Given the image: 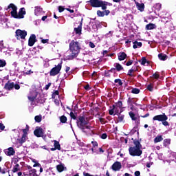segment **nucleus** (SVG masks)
I'll use <instances>...</instances> for the list:
<instances>
[{
  "mask_svg": "<svg viewBox=\"0 0 176 176\" xmlns=\"http://www.w3.org/2000/svg\"><path fill=\"white\" fill-rule=\"evenodd\" d=\"M69 50L71 52V56L69 57V60H72L75 57H78L79 52H80V45L78 41H72L69 43Z\"/></svg>",
  "mask_w": 176,
  "mask_h": 176,
  "instance_id": "nucleus-3",
  "label": "nucleus"
},
{
  "mask_svg": "<svg viewBox=\"0 0 176 176\" xmlns=\"http://www.w3.org/2000/svg\"><path fill=\"white\" fill-rule=\"evenodd\" d=\"M46 19H47V16H44L42 17V20L43 21H45V20H46Z\"/></svg>",
  "mask_w": 176,
  "mask_h": 176,
  "instance_id": "nucleus-63",
  "label": "nucleus"
},
{
  "mask_svg": "<svg viewBox=\"0 0 176 176\" xmlns=\"http://www.w3.org/2000/svg\"><path fill=\"white\" fill-rule=\"evenodd\" d=\"M34 120L37 122V123H41V122H42V116H36Z\"/></svg>",
  "mask_w": 176,
  "mask_h": 176,
  "instance_id": "nucleus-27",
  "label": "nucleus"
},
{
  "mask_svg": "<svg viewBox=\"0 0 176 176\" xmlns=\"http://www.w3.org/2000/svg\"><path fill=\"white\" fill-rule=\"evenodd\" d=\"M88 2H89L94 8H102V10H105L107 6H108L107 2L101 0H90Z\"/></svg>",
  "mask_w": 176,
  "mask_h": 176,
  "instance_id": "nucleus-5",
  "label": "nucleus"
},
{
  "mask_svg": "<svg viewBox=\"0 0 176 176\" xmlns=\"http://www.w3.org/2000/svg\"><path fill=\"white\" fill-rule=\"evenodd\" d=\"M133 43V49H138V47H141V46H142V43L141 42H138L135 40L132 41Z\"/></svg>",
  "mask_w": 176,
  "mask_h": 176,
  "instance_id": "nucleus-18",
  "label": "nucleus"
},
{
  "mask_svg": "<svg viewBox=\"0 0 176 176\" xmlns=\"http://www.w3.org/2000/svg\"><path fill=\"white\" fill-rule=\"evenodd\" d=\"M116 107L120 108V109H122V107H123V103H122V102H118L116 104Z\"/></svg>",
  "mask_w": 176,
  "mask_h": 176,
  "instance_id": "nucleus-38",
  "label": "nucleus"
},
{
  "mask_svg": "<svg viewBox=\"0 0 176 176\" xmlns=\"http://www.w3.org/2000/svg\"><path fill=\"white\" fill-rule=\"evenodd\" d=\"M14 89H16V90H19V89H20V85H14Z\"/></svg>",
  "mask_w": 176,
  "mask_h": 176,
  "instance_id": "nucleus-55",
  "label": "nucleus"
},
{
  "mask_svg": "<svg viewBox=\"0 0 176 176\" xmlns=\"http://www.w3.org/2000/svg\"><path fill=\"white\" fill-rule=\"evenodd\" d=\"M140 63H141L142 65H145V64H146V58H142Z\"/></svg>",
  "mask_w": 176,
  "mask_h": 176,
  "instance_id": "nucleus-39",
  "label": "nucleus"
},
{
  "mask_svg": "<svg viewBox=\"0 0 176 176\" xmlns=\"http://www.w3.org/2000/svg\"><path fill=\"white\" fill-rule=\"evenodd\" d=\"M70 116H71L72 119H74V120H75V119H76V116H75V113H74V112L70 113Z\"/></svg>",
  "mask_w": 176,
  "mask_h": 176,
  "instance_id": "nucleus-42",
  "label": "nucleus"
},
{
  "mask_svg": "<svg viewBox=\"0 0 176 176\" xmlns=\"http://www.w3.org/2000/svg\"><path fill=\"white\" fill-rule=\"evenodd\" d=\"M170 139H165L164 140V146H167V145H170Z\"/></svg>",
  "mask_w": 176,
  "mask_h": 176,
  "instance_id": "nucleus-32",
  "label": "nucleus"
},
{
  "mask_svg": "<svg viewBox=\"0 0 176 176\" xmlns=\"http://www.w3.org/2000/svg\"><path fill=\"white\" fill-rule=\"evenodd\" d=\"M147 89L149 91H152L153 90V87L151 85H148Z\"/></svg>",
  "mask_w": 176,
  "mask_h": 176,
  "instance_id": "nucleus-44",
  "label": "nucleus"
},
{
  "mask_svg": "<svg viewBox=\"0 0 176 176\" xmlns=\"http://www.w3.org/2000/svg\"><path fill=\"white\" fill-rule=\"evenodd\" d=\"M162 124H164V126H168V122L164 120L162 121Z\"/></svg>",
  "mask_w": 176,
  "mask_h": 176,
  "instance_id": "nucleus-47",
  "label": "nucleus"
},
{
  "mask_svg": "<svg viewBox=\"0 0 176 176\" xmlns=\"http://www.w3.org/2000/svg\"><path fill=\"white\" fill-rule=\"evenodd\" d=\"M33 167H41V164L39 163H36L33 165Z\"/></svg>",
  "mask_w": 176,
  "mask_h": 176,
  "instance_id": "nucleus-56",
  "label": "nucleus"
},
{
  "mask_svg": "<svg viewBox=\"0 0 176 176\" xmlns=\"http://www.w3.org/2000/svg\"><path fill=\"white\" fill-rule=\"evenodd\" d=\"M89 46H90V47H91L92 49H94V47H96V45H95L94 43H93L92 42H89Z\"/></svg>",
  "mask_w": 176,
  "mask_h": 176,
  "instance_id": "nucleus-46",
  "label": "nucleus"
},
{
  "mask_svg": "<svg viewBox=\"0 0 176 176\" xmlns=\"http://www.w3.org/2000/svg\"><path fill=\"white\" fill-rule=\"evenodd\" d=\"M19 144H24L27 141V129H23V135L19 140Z\"/></svg>",
  "mask_w": 176,
  "mask_h": 176,
  "instance_id": "nucleus-12",
  "label": "nucleus"
},
{
  "mask_svg": "<svg viewBox=\"0 0 176 176\" xmlns=\"http://www.w3.org/2000/svg\"><path fill=\"white\" fill-rule=\"evenodd\" d=\"M107 134L106 133H103L102 135H101V138H102V140H105L107 139Z\"/></svg>",
  "mask_w": 176,
  "mask_h": 176,
  "instance_id": "nucleus-48",
  "label": "nucleus"
},
{
  "mask_svg": "<svg viewBox=\"0 0 176 176\" xmlns=\"http://www.w3.org/2000/svg\"><path fill=\"white\" fill-rule=\"evenodd\" d=\"M42 8L41 7H36L34 10V13L36 16H39L42 14Z\"/></svg>",
  "mask_w": 176,
  "mask_h": 176,
  "instance_id": "nucleus-21",
  "label": "nucleus"
},
{
  "mask_svg": "<svg viewBox=\"0 0 176 176\" xmlns=\"http://www.w3.org/2000/svg\"><path fill=\"white\" fill-rule=\"evenodd\" d=\"M34 135L36 137H42V135H43V129H42V128H37L34 131Z\"/></svg>",
  "mask_w": 176,
  "mask_h": 176,
  "instance_id": "nucleus-14",
  "label": "nucleus"
},
{
  "mask_svg": "<svg viewBox=\"0 0 176 176\" xmlns=\"http://www.w3.org/2000/svg\"><path fill=\"white\" fill-rule=\"evenodd\" d=\"M35 42H36V36H35V34H32L28 41L29 46H34Z\"/></svg>",
  "mask_w": 176,
  "mask_h": 176,
  "instance_id": "nucleus-11",
  "label": "nucleus"
},
{
  "mask_svg": "<svg viewBox=\"0 0 176 176\" xmlns=\"http://www.w3.org/2000/svg\"><path fill=\"white\" fill-rule=\"evenodd\" d=\"M135 3L136 5V8L140 12H144V9H145V5L144 3H140L135 1Z\"/></svg>",
  "mask_w": 176,
  "mask_h": 176,
  "instance_id": "nucleus-15",
  "label": "nucleus"
},
{
  "mask_svg": "<svg viewBox=\"0 0 176 176\" xmlns=\"http://www.w3.org/2000/svg\"><path fill=\"white\" fill-rule=\"evenodd\" d=\"M103 12H104V16H108V14H109V13H111V12L109 10H105Z\"/></svg>",
  "mask_w": 176,
  "mask_h": 176,
  "instance_id": "nucleus-52",
  "label": "nucleus"
},
{
  "mask_svg": "<svg viewBox=\"0 0 176 176\" xmlns=\"http://www.w3.org/2000/svg\"><path fill=\"white\" fill-rule=\"evenodd\" d=\"M126 57H127V55L124 52H122L118 54V60H120V61H123Z\"/></svg>",
  "mask_w": 176,
  "mask_h": 176,
  "instance_id": "nucleus-20",
  "label": "nucleus"
},
{
  "mask_svg": "<svg viewBox=\"0 0 176 176\" xmlns=\"http://www.w3.org/2000/svg\"><path fill=\"white\" fill-rule=\"evenodd\" d=\"M116 68L117 71H122V69H123V67H122L119 63L116 64Z\"/></svg>",
  "mask_w": 176,
  "mask_h": 176,
  "instance_id": "nucleus-31",
  "label": "nucleus"
},
{
  "mask_svg": "<svg viewBox=\"0 0 176 176\" xmlns=\"http://www.w3.org/2000/svg\"><path fill=\"white\" fill-rule=\"evenodd\" d=\"M131 64H133V60H129L126 63V65H127V67L131 65Z\"/></svg>",
  "mask_w": 176,
  "mask_h": 176,
  "instance_id": "nucleus-50",
  "label": "nucleus"
},
{
  "mask_svg": "<svg viewBox=\"0 0 176 176\" xmlns=\"http://www.w3.org/2000/svg\"><path fill=\"white\" fill-rule=\"evenodd\" d=\"M167 119H168V118L164 113L162 115L155 116L153 118V120H158V122H164V120H167Z\"/></svg>",
  "mask_w": 176,
  "mask_h": 176,
  "instance_id": "nucleus-8",
  "label": "nucleus"
},
{
  "mask_svg": "<svg viewBox=\"0 0 176 176\" xmlns=\"http://www.w3.org/2000/svg\"><path fill=\"white\" fill-rule=\"evenodd\" d=\"M135 176H140L141 175V173L140 171H135Z\"/></svg>",
  "mask_w": 176,
  "mask_h": 176,
  "instance_id": "nucleus-54",
  "label": "nucleus"
},
{
  "mask_svg": "<svg viewBox=\"0 0 176 176\" xmlns=\"http://www.w3.org/2000/svg\"><path fill=\"white\" fill-rule=\"evenodd\" d=\"M37 96H38V93L34 91L30 94V95L28 96V100H30V101H34V100H35V98H36Z\"/></svg>",
  "mask_w": 176,
  "mask_h": 176,
  "instance_id": "nucleus-13",
  "label": "nucleus"
},
{
  "mask_svg": "<svg viewBox=\"0 0 176 176\" xmlns=\"http://www.w3.org/2000/svg\"><path fill=\"white\" fill-rule=\"evenodd\" d=\"M68 12H70V13H74V10H71L69 8L66 9Z\"/></svg>",
  "mask_w": 176,
  "mask_h": 176,
  "instance_id": "nucleus-62",
  "label": "nucleus"
},
{
  "mask_svg": "<svg viewBox=\"0 0 176 176\" xmlns=\"http://www.w3.org/2000/svg\"><path fill=\"white\" fill-rule=\"evenodd\" d=\"M74 31H75L76 34L80 35V34H82V23H80V25H78V28H75Z\"/></svg>",
  "mask_w": 176,
  "mask_h": 176,
  "instance_id": "nucleus-22",
  "label": "nucleus"
},
{
  "mask_svg": "<svg viewBox=\"0 0 176 176\" xmlns=\"http://www.w3.org/2000/svg\"><path fill=\"white\" fill-rule=\"evenodd\" d=\"M60 71H61V63L52 68L50 74L51 76H56V75L60 74Z\"/></svg>",
  "mask_w": 176,
  "mask_h": 176,
  "instance_id": "nucleus-6",
  "label": "nucleus"
},
{
  "mask_svg": "<svg viewBox=\"0 0 176 176\" xmlns=\"http://www.w3.org/2000/svg\"><path fill=\"white\" fill-rule=\"evenodd\" d=\"M58 11H59L60 13H61V12H64V7L59 6L58 7Z\"/></svg>",
  "mask_w": 176,
  "mask_h": 176,
  "instance_id": "nucleus-45",
  "label": "nucleus"
},
{
  "mask_svg": "<svg viewBox=\"0 0 176 176\" xmlns=\"http://www.w3.org/2000/svg\"><path fill=\"white\" fill-rule=\"evenodd\" d=\"M0 129L1 130H4L5 129V125L3 124L0 123Z\"/></svg>",
  "mask_w": 176,
  "mask_h": 176,
  "instance_id": "nucleus-51",
  "label": "nucleus"
},
{
  "mask_svg": "<svg viewBox=\"0 0 176 176\" xmlns=\"http://www.w3.org/2000/svg\"><path fill=\"white\" fill-rule=\"evenodd\" d=\"M123 119H124V116L119 114L118 120H120V122H122Z\"/></svg>",
  "mask_w": 176,
  "mask_h": 176,
  "instance_id": "nucleus-41",
  "label": "nucleus"
},
{
  "mask_svg": "<svg viewBox=\"0 0 176 176\" xmlns=\"http://www.w3.org/2000/svg\"><path fill=\"white\" fill-rule=\"evenodd\" d=\"M54 146L56 149H58V151H60V149H61V147L60 146V143H58V142L57 141H54Z\"/></svg>",
  "mask_w": 176,
  "mask_h": 176,
  "instance_id": "nucleus-30",
  "label": "nucleus"
},
{
  "mask_svg": "<svg viewBox=\"0 0 176 176\" xmlns=\"http://www.w3.org/2000/svg\"><path fill=\"white\" fill-rule=\"evenodd\" d=\"M60 120L61 123H65V122H67V117H65V116H63L60 118Z\"/></svg>",
  "mask_w": 176,
  "mask_h": 176,
  "instance_id": "nucleus-34",
  "label": "nucleus"
},
{
  "mask_svg": "<svg viewBox=\"0 0 176 176\" xmlns=\"http://www.w3.org/2000/svg\"><path fill=\"white\" fill-rule=\"evenodd\" d=\"M163 141V138L162 135H157L155 139H154V143L157 144V142H162Z\"/></svg>",
  "mask_w": 176,
  "mask_h": 176,
  "instance_id": "nucleus-24",
  "label": "nucleus"
},
{
  "mask_svg": "<svg viewBox=\"0 0 176 176\" xmlns=\"http://www.w3.org/2000/svg\"><path fill=\"white\" fill-rule=\"evenodd\" d=\"M159 74L155 73L153 75V78H154V79H159Z\"/></svg>",
  "mask_w": 176,
  "mask_h": 176,
  "instance_id": "nucleus-43",
  "label": "nucleus"
},
{
  "mask_svg": "<svg viewBox=\"0 0 176 176\" xmlns=\"http://www.w3.org/2000/svg\"><path fill=\"white\" fill-rule=\"evenodd\" d=\"M42 43H47L49 42V39H43L41 40Z\"/></svg>",
  "mask_w": 176,
  "mask_h": 176,
  "instance_id": "nucleus-53",
  "label": "nucleus"
},
{
  "mask_svg": "<svg viewBox=\"0 0 176 176\" xmlns=\"http://www.w3.org/2000/svg\"><path fill=\"white\" fill-rule=\"evenodd\" d=\"M87 123H89V122L87 121V118L83 116H80L78 120H77L78 127L82 130L84 133L91 135V134H93V129H91V126L87 125Z\"/></svg>",
  "mask_w": 176,
  "mask_h": 176,
  "instance_id": "nucleus-2",
  "label": "nucleus"
},
{
  "mask_svg": "<svg viewBox=\"0 0 176 176\" xmlns=\"http://www.w3.org/2000/svg\"><path fill=\"white\" fill-rule=\"evenodd\" d=\"M26 75H31V74H32V72L31 70H29L28 72H25Z\"/></svg>",
  "mask_w": 176,
  "mask_h": 176,
  "instance_id": "nucleus-58",
  "label": "nucleus"
},
{
  "mask_svg": "<svg viewBox=\"0 0 176 176\" xmlns=\"http://www.w3.org/2000/svg\"><path fill=\"white\" fill-rule=\"evenodd\" d=\"M134 145L129 148V154L131 156H141L142 155L141 143L138 141H135Z\"/></svg>",
  "mask_w": 176,
  "mask_h": 176,
  "instance_id": "nucleus-4",
  "label": "nucleus"
},
{
  "mask_svg": "<svg viewBox=\"0 0 176 176\" xmlns=\"http://www.w3.org/2000/svg\"><path fill=\"white\" fill-rule=\"evenodd\" d=\"M14 153L15 152L13 147H10L7 150H6V155H8V156H13Z\"/></svg>",
  "mask_w": 176,
  "mask_h": 176,
  "instance_id": "nucleus-16",
  "label": "nucleus"
},
{
  "mask_svg": "<svg viewBox=\"0 0 176 176\" xmlns=\"http://www.w3.org/2000/svg\"><path fill=\"white\" fill-rule=\"evenodd\" d=\"M84 176H93L89 173H84Z\"/></svg>",
  "mask_w": 176,
  "mask_h": 176,
  "instance_id": "nucleus-64",
  "label": "nucleus"
},
{
  "mask_svg": "<svg viewBox=\"0 0 176 176\" xmlns=\"http://www.w3.org/2000/svg\"><path fill=\"white\" fill-rule=\"evenodd\" d=\"M16 36L17 39H25L27 32L25 30H17L16 31Z\"/></svg>",
  "mask_w": 176,
  "mask_h": 176,
  "instance_id": "nucleus-7",
  "label": "nucleus"
},
{
  "mask_svg": "<svg viewBox=\"0 0 176 176\" xmlns=\"http://www.w3.org/2000/svg\"><path fill=\"white\" fill-rule=\"evenodd\" d=\"M119 112H123V110H121V109L118 107L117 106H113V108L109 110V115H113V113L118 115Z\"/></svg>",
  "mask_w": 176,
  "mask_h": 176,
  "instance_id": "nucleus-9",
  "label": "nucleus"
},
{
  "mask_svg": "<svg viewBox=\"0 0 176 176\" xmlns=\"http://www.w3.org/2000/svg\"><path fill=\"white\" fill-rule=\"evenodd\" d=\"M129 116H131L132 120H136L137 118H135V115L133 112H129Z\"/></svg>",
  "mask_w": 176,
  "mask_h": 176,
  "instance_id": "nucleus-36",
  "label": "nucleus"
},
{
  "mask_svg": "<svg viewBox=\"0 0 176 176\" xmlns=\"http://www.w3.org/2000/svg\"><path fill=\"white\" fill-rule=\"evenodd\" d=\"M1 174H6V169H1Z\"/></svg>",
  "mask_w": 176,
  "mask_h": 176,
  "instance_id": "nucleus-59",
  "label": "nucleus"
},
{
  "mask_svg": "<svg viewBox=\"0 0 176 176\" xmlns=\"http://www.w3.org/2000/svg\"><path fill=\"white\" fill-rule=\"evenodd\" d=\"M156 28V25L153 23H149L146 25V30H155Z\"/></svg>",
  "mask_w": 176,
  "mask_h": 176,
  "instance_id": "nucleus-23",
  "label": "nucleus"
},
{
  "mask_svg": "<svg viewBox=\"0 0 176 176\" xmlns=\"http://www.w3.org/2000/svg\"><path fill=\"white\" fill-rule=\"evenodd\" d=\"M20 165L19 164H16L13 169H12V173H17V171L20 170Z\"/></svg>",
  "mask_w": 176,
  "mask_h": 176,
  "instance_id": "nucleus-26",
  "label": "nucleus"
},
{
  "mask_svg": "<svg viewBox=\"0 0 176 176\" xmlns=\"http://www.w3.org/2000/svg\"><path fill=\"white\" fill-rule=\"evenodd\" d=\"M6 65V61L5 60H0V68Z\"/></svg>",
  "mask_w": 176,
  "mask_h": 176,
  "instance_id": "nucleus-35",
  "label": "nucleus"
},
{
  "mask_svg": "<svg viewBox=\"0 0 176 176\" xmlns=\"http://www.w3.org/2000/svg\"><path fill=\"white\" fill-rule=\"evenodd\" d=\"M91 144L94 146V148H91V151H92L93 153H94V152H96L94 148H96V146H98V144L96 141H92Z\"/></svg>",
  "mask_w": 176,
  "mask_h": 176,
  "instance_id": "nucleus-28",
  "label": "nucleus"
},
{
  "mask_svg": "<svg viewBox=\"0 0 176 176\" xmlns=\"http://www.w3.org/2000/svg\"><path fill=\"white\" fill-rule=\"evenodd\" d=\"M14 87V83L13 82H8L5 85V89L7 90H12Z\"/></svg>",
  "mask_w": 176,
  "mask_h": 176,
  "instance_id": "nucleus-19",
  "label": "nucleus"
},
{
  "mask_svg": "<svg viewBox=\"0 0 176 176\" xmlns=\"http://www.w3.org/2000/svg\"><path fill=\"white\" fill-rule=\"evenodd\" d=\"M56 170L58 173H63L64 170H67V168L64 166V164H60L56 166Z\"/></svg>",
  "mask_w": 176,
  "mask_h": 176,
  "instance_id": "nucleus-17",
  "label": "nucleus"
},
{
  "mask_svg": "<svg viewBox=\"0 0 176 176\" xmlns=\"http://www.w3.org/2000/svg\"><path fill=\"white\" fill-rule=\"evenodd\" d=\"M112 168L113 171H119L120 168H122V163L120 162H116L113 165H112Z\"/></svg>",
  "mask_w": 176,
  "mask_h": 176,
  "instance_id": "nucleus-10",
  "label": "nucleus"
},
{
  "mask_svg": "<svg viewBox=\"0 0 176 176\" xmlns=\"http://www.w3.org/2000/svg\"><path fill=\"white\" fill-rule=\"evenodd\" d=\"M158 57H159L160 60H162L163 61H164L165 60H167V55L164 54H160L158 55Z\"/></svg>",
  "mask_w": 176,
  "mask_h": 176,
  "instance_id": "nucleus-25",
  "label": "nucleus"
},
{
  "mask_svg": "<svg viewBox=\"0 0 176 176\" xmlns=\"http://www.w3.org/2000/svg\"><path fill=\"white\" fill-rule=\"evenodd\" d=\"M97 14H98V16H99V17H104L105 16V12H104V11L102 12L100 10H98Z\"/></svg>",
  "mask_w": 176,
  "mask_h": 176,
  "instance_id": "nucleus-29",
  "label": "nucleus"
},
{
  "mask_svg": "<svg viewBox=\"0 0 176 176\" xmlns=\"http://www.w3.org/2000/svg\"><path fill=\"white\" fill-rule=\"evenodd\" d=\"M115 83H117V86H122L123 85L120 79H116Z\"/></svg>",
  "mask_w": 176,
  "mask_h": 176,
  "instance_id": "nucleus-33",
  "label": "nucleus"
},
{
  "mask_svg": "<svg viewBox=\"0 0 176 176\" xmlns=\"http://www.w3.org/2000/svg\"><path fill=\"white\" fill-rule=\"evenodd\" d=\"M131 93L133 94H138V93H140V90L137 88H134L131 90Z\"/></svg>",
  "mask_w": 176,
  "mask_h": 176,
  "instance_id": "nucleus-37",
  "label": "nucleus"
},
{
  "mask_svg": "<svg viewBox=\"0 0 176 176\" xmlns=\"http://www.w3.org/2000/svg\"><path fill=\"white\" fill-rule=\"evenodd\" d=\"M99 120H100V123H105V119H104V118H99Z\"/></svg>",
  "mask_w": 176,
  "mask_h": 176,
  "instance_id": "nucleus-57",
  "label": "nucleus"
},
{
  "mask_svg": "<svg viewBox=\"0 0 176 176\" xmlns=\"http://www.w3.org/2000/svg\"><path fill=\"white\" fill-rule=\"evenodd\" d=\"M54 102H55V104H56V105H59V104H60V102L58 101V100H54Z\"/></svg>",
  "mask_w": 176,
  "mask_h": 176,
  "instance_id": "nucleus-61",
  "label": "nucleus"
},
{
  "mask_svg": "<svg viewBox=\"0 0 176 176\" xmlns=\"http://www.w3.org/2000/svg\"><path fill=\"white\" fill-rule=\"evenodd\" d=\"M0 49H3V43H2V41H0Z\"/></svg>",
  "mask_w": 176,
  "mask_h": 176,
  "instance_id": "nucleus-60",
  "label": "nucleus"
},
{
  "mask_svg": "<svg viewBox=\"0 0 176 176\" xmlns=\"http://www.w3.org/2000/svg\"><path fill=\"white\" fill-rule=\"evenodd\" d=\"M133 72H134V69H131L128 72L129 76H133Z\"/></svg>",
  "mask_w": 176,
  "mask_h": 176,
  "instance_id": "nucleus-40",
  "label": "nucleus"
},
{
  "mask_svg": "<svg viewBox=\"0 0 176 176\" xmlns=\"http://www.w3.org/2000/svg\"><path fill=\"white\" fill-rule=\"evenodd\" d=\"M5 10L7 12H10V14L12 17H14V19H24V16H25V8H22L19 9V12H17V6L13 3H10Z\"/></svg>",
  "mask_w": 176,
  "mask_h": 176,
  "instance_id": "nucleus-1",
  "label": "nucleus"
},
{
  "mask_svg": "<svg viewBox=\"0 0 176 176\" xmlns=\"http://www.w3.org/2000/svg\"><path fill=\"white\" fill-rule=\"evenodd\" d=\"M50 86H52V83L50 82L45 86V90H49V87H50Z\"/></svg>",
  "mask_w": 176,
  "mask_h": 176,
  "instance_id": "nucleus-49",
  "label": "nucleus"
}]
</instances>
